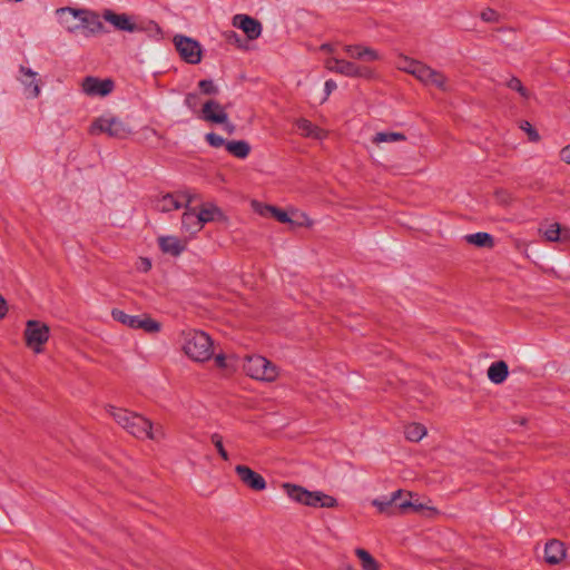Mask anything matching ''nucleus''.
I'll return each mask as SVG.
<instances>
[{"mask_svg": "<svg viewBox=\"0 0 570 570\" xmlns=\"http://www.w3.org/2000/svg\"><path fill=\"white\" fill-rule=\"evenodd\" d=\"M227 214L214 203L194 204L191 198L185 204L180 225L189 235L198 234L207 223H228Z\"/></svg>", "mask_w": 570, "mask_h": 570, "instance_id": "20e7f679", "label": "nucleus"}, {"mask_svg": "<svg viewBox=\"0 0 570 570\" xmlns=\"http://www.w3.org/2000/svg\"><path fill=\"white\" fill-rule=\"evenodd\" d=\"M494 198L502 205H510L513 202L512 195L504 189H497L494 191Z\"/></svg>", "mask_w": 570, "mask_h": 570, "instance_id": "79ce46f5", "label": "nucleus"}, {"mask_svg": "<svg viewBox=\"0 0 570 570\" xmlns=\"http://www.w3.org/2000/svg\"><path fill=\"white\" fill-rule=\"evenodd\" d=\"M282 489L293 502L307 508H323L335 510L340 508V500L323 491H311L299 484L283 483Z\"/></svg>", "mask_w": 570, "mask_h": 570, "instance_id": "423d86ee", "label": "nucleus"}, {"mask_svg": "<svg viewBox=\"0 0 570 570\" xmlns=\"http://www.w3.org/2000/svg\"><path fill=\"white\" fill-rule=\"evenodd\" d=\"M214 362L215 368L225 375L234 374L237 368V360L236 356L232 353H227L223 350H217L214 347V354L212 357Z\"/></svg>", "mask_w": 570, "mask_h": 570, "instance_id": "b1692460", "label": "nucleus"}, {"mask_svg": "<svg viewBox=\"0 0 570 570\" xmlns=\"http://www.w3.org/2000/svg\"><path fill=\"white\" fill-rule=\"evenodd\" d=\"M159 250L170 257L181 256L188 246V242L185 237L176 234L167 233L161 234L156 239Z\"/></svg>", "mask_w": 570, "mask_h": 570, "instance_id": "dca6fc26", "label": "nucleus"}, {"mask_svg": "<svg viewBox=\"0 0 570 570\" xmlns=\"http://www.w3.org/2000/svg\"><path fill=\"white\" fill-rule=\"evenodd\" d=\"M206 140L208 141L209 145H212L213 147H216V148L226 145L225 139L222 136L214 134V132L207 134Z\"/></svg>", "mask_w": 570, "mask_h": 570, "instance_id": "37998d69", "label": "nucleus"}, {"mask_svg": "<svg viewBox=\"0 0 570 570\" xmlns=\"http://www.w3.org/2000/svg\"><path fill=\"white\" fill-rule=\"evenodd\" d=\"M407 141V136L402 130H390V129H381L374 131L370 139V147L379 153H386L390 146L393 145H403Z\"/></svg>", "mask_w": 570, "mask_h": 570, "instance_id": "4468645a", "label": "nucleus"}, {"mask_svg": "<svg viewBox=\"0 0 570 570\" xmlns=\"http://www.w3.org/2000/svg\"><path fill=\"white\" fill-rule=\"evenodd\" d=\"M520 129L527 135L529 141L539 142L541 140L539 131L529 121H523Z\"/></svg>", "mask_w": 570, "mask_h": 570, "instance_id": "ea45409f", "label": "nucleus"}, {"mask_svg": "<svg viewBox=\"0 0 570 570\" xmlns=\"http://www.w3.org/2000/svg\"><path fill=\"white\" fill-rule=\"evenodd\" d=\"M137 267L139 271H141L144 273H148L151 269L153 264L148 257L140 256L137 259Z\"/></svg>", "mask_w": 570, "mask_h": 570, "instance_id": "a18cd8bd", "label": "nucleus"}, {"mask_svg": "<svg viewBox=\"0 0 570 570\" xmlns=\"http://www.w3.org/2000/svg\"><path fill=\"white\" fill-rule=\"evenodd\" d=\"M322 49L334 55V49L330 45L323 46ZM342 50L352 60L332 56L325 60L327 70L365 81L379 80L380 76L376 69L370 66V63L382 60V55L377 49L365 43L353 42L343 45Z\"/></svg>", "mask_w": 570, "mask_h": 570, "instance_id": "f257e3e1", "label": "nucleus"}, {"mask_svg": "<svg viewBox=\"0 0 570 570\" xmlns=\"http://www.w3.org/2000/svg\"><path fill=\"white\" fill-rule=\"evenodd\" d=\"M429 435V430L425 424L411 421L403 425V436L410 443H420Z\"/></svg>", "mask_w": 570, "mask_h": 570, "instance_id": "c85d7f7f", "label": "nucleus"}, {"mask_svg": "<svg viewBox=\"0 0 570 570\" xmlns=\"http://www.w3.org/2000/svg\"><path fill=\"white\" fill-rule=\"evenodd\" d=\"M81 10L73 8H61L56 10L58 23L69 32L81 29Z\"/></svg>", "mask_w": 570, "mask_h": 570, "instance_id": "5701e85b", "label": "nucleus"}, {"mask_svg": "<svg viewBox=\"0 0 570 570\" xmlns=\"http://www.w3.org/2000/svg\"><path fill=\"white\" fill-rule=\"evenodd\" d=\"M480 19L488 24H499L504 17L501 12L491 7H485L480 12Z\"/></svg>", "mask_w": 570, "mask_h": 570, "instance_id": "f704fd0d", "label": "nucleus"}, {"mask_svg": "<svg viewBox=\"0 0 570 570\" xmlns=\"http://www.w3.org/2000/svg\"><path fill=\"white\" fill-rule=\"evenodd\" d=\"M391 498L395 514L420 513L428 518H435L441 514L436 507L421 501L420 497L410 490L397 489L391 492Z\"/></svg>", "mask_w": 570, "mask_h": 570, "instance_id": "6e6552de", "label": "nucleus"}, {"mask_svg": "<svg viewBox=\"0 0 570 570\" xmlns=\"http://www.w3.org/2000/svg\"><path fill=\"white\" fill-rule=\"evenodd\" d=\"M465 242L479 248H492L494 239L489 233H475L465 236Z\"/></svg>", "mask_w": 570, "mask_h": 570, "instance_id": "473e14b6", "label": "nucleus"}, {"mask_svg": "<svg viewBox=\"0 0 570 570\" xmlns=\"http://www.w3.org/2000/svg\"><path fill=\"white\" fill-rule=\"evenodd\" d=\"M173 45L179 58L188 65H199L204 59V48L202 43L183 33L173 37Z\"/></svg>", "mask_w": 570, "mask_h": 570, "instance_id": "f8f14e48", "label": "nucleus"}, {"mask_svg": "<svg viewBox=\"0 0 570 570\" xmlns=\"http://www.w3.org/2000/svg\"><path fill=\"white\" fill-rule=\"evenodd\" d=\"M295 126L299 135L305 138L324 140L330 135L328 130L314 125L312 121L305 118L297 119Z\"/></svg>", "mask_w": 570, "mask_h": 570, "instance_id": "cd10ccee", "label": "nucleus"}, {"mask_svg": "<svg viewBox=\"0 0 570 570\" xmlns=\"http://www.w3.org/2000/svg\"><path fill=\"white\" fill-rule=\"evenodd\" d=\"M81 29H86L91 33L100 32L104 29L101 21L99 20L98 14L90 12L88 10H81Z\"/></svg>", "mask_w": 570, "mask_h": 570, "instance_id": "7c9ffc66", "label": "nucleus"}, {"mask_svg": "<svg viewBox=\"0 0 570 570\" xmlns=\"http://www.w3.org/2000/svg\"><path fill=\"white\" fill-rule=\"evenodd\" d=\"M190 199L184 194H165L157 199V209L161 213H169L179 208H185V204Z\"/></svg>", "mask_w": 570, "mask_h": 570, "instance_id": "bb28decb", "label": "nucleus"}, {"mask_svg": "<svg viewBox=\"0 0 570 570\" xmlns=\"http://www.w3.org/2000/svg\"><path fill=\"white\" fill-rule=\"evenodd\" d=\"M513 423H514L515 425H519V426H523V428H525V426H528V424H529V417H528V416H525V415H515V416L513 417Z\"/></svg>", "mask_w": 570, "mask_h": 570, "instance_id": "de8ad7c7", "label": "nucleus"}, {"mask_svg": "<svg viewBox=\"0 0 570 570\" xmlns=\"http://www.w3.org/2000/svg\"><path fill=\"white\" fill-rule=\"evenodd\" d=\"M243 371L249 379L266 384L275 383L281 377L279 366L261 354L246 355Z\"/></svg>", "mask_w": 570, "mask_h": 570, "instance_id": "1a4fd4ad", "label": "nucleus"}, {"mask_svg": "<svg viewBox=\"0 0 570 570\" xmlns=\"http://www.w3.org/2000/svg\"><path fill=\"white\" fill-rule=\"evenodd\" d=\"M543 562L550 567L561 566L568 558V549L563 541L552 538L543 546Z\"/></svg>", "mask_w": 570, "mask_h": 570, "instance_id": "f3484780", "label": "nucleus"}, {"mask_svg": "<svg viewBox=\"0 0 570 570\" xmlns=\"http://www.w3.org/2000/svg\"><path fill=\"white\" fill-rule=\"evenodd\" d=\"M507 88L517 91L521 98L528 100L531 96L529 89L522 83L518 77H511L505 82Z\"/></svg>", "mask_w": 570, "mask_h": 570, "instance_id": "c9c22d12", "label": "nucleus"}, {"mask_svg": "<svg viewBox=\"0 0 570 570\" xmlns=\"http://www.w3.org/2000/svg\"><path fill=\"white\" fill-rule=\"evenodd\" d=\"M415 80L424 88L442 95H450L453 91V85L449 76L443 70L426 62L423 65Z\"/></svg>", "mask_w": 570, "mask_h": 570, "instance_id": "9b49d317", "label": "nucleus"}, {"mask_svg": "<svg viewBox=\"0 0 570 570\" xmlns=\"http://www.w3.org/2000/svg\"><path fill=\"white\" fill-rule=\"evenodd\" d=\"M487 376L493 384L503 383L509 376L508 364L504 361L492 363L487 371Z\"/></svg>", "mask_w": 570, "mask_h": 570, "instance_id": "c756f323", "label": "nucleus"}, {"mask_svg": "<svg viewBox=\"0 0 570 570\" xmlns=\"http://www.w3.org/2000/svg\"><path fill=\"white\" fill-rule=\"evenodd\" d=\"M235 473L240 483L253 491H264L267 487L265 479L248 465L237 464Z\"/></svg>", "mask_w": 570, "mask_h": 570, "instance_id": "aec40b11", "label": "nucleus"}, {"mask_svg": "<svg viewBox=\"0 0 570 570\" xmlns=\"http://www.w3.org/2000/svg\"><path fill=\"white\" fill-rule=\"evenodd\" d=\"M250 208L262 218H272L282 225H286L288 230H311L316 226V220L312 215L294 206L283 208L253 199Z\"/></svg>", "mask_w": 570, "mask_h": 570, "instance_id": "7ed1b4c3", "label": "nucleus"}, {"mask_svg": "<svg viewBox=\"0 0 570 570\" xmlns=\"http://www.w3.org/2000/svg\"><path fill=\"white\" fill-rule=\"evenodd\" d=\"M200 118L207 122L223 125L228 120L225 108L216 100H206L200 109Z\"/></svg>", "mask_w": 570, "mask_h": 570, "instance_id": "4be33fe9", "label": "nucleus"}, {"mask_svg": "<svg viewBox=\"0 0 570 570\" xmlns=\"http://www.w3.org/2000/svg\"><path fill=\"white\" fill-rule=\"evenodd\" d=\"M538 236L546 244H561L570 242V230L556 220H544L538 227Z\"/></svg>", "mask_w": 570, "mask_h": 570, "instance_id": "2eb2a0df", "label": "nucleus"}, {"mask_svg": "<svg viewBox=\"0 0 570 570\" xmlns=\"http://www.w3.org/2000/svg\"><path fill=\"white\" fill-rule=\"evenodd\" d=\"M104 410L121 430L138 441L158 442L165 438L163 426L140 412L115 403H107Z\"/></svg>", "mask_w": 570, "mask_h": 570, "instance_id": "f03ea898", "label": "nucleus"}, {"mask_svg": "<svg viewBox=\"0 0 570 570\" xmlns=\"http://www.w3.org/2000/svg\"><path fill=\"white\" fill-rule=\"evenodd\" d=\"M371 507L380 515H394L391 494L389 497H376L371 500Z\"/></svg>", "mask_w": 570, "mask_h": 570, "instance_id": "2f4dec72", "label": "nucleus"}, {"mask_svg": "<svg viewBox=\"0 0 570 570\" xmlns=\"http://www.w3.org/2000/svg\"><path fill=\"white\" fill-rule=\"evenodd\" d=\"M556 158L560 165L570 167V141L559 147L556 153Z\"/></svg>", "mask_w": 570, "mask_h": 570, "instance_id": "4c0bfd02", "label": "nucleus"}, {"mask_svg": "<svg viewBox=\"0 0 570 570\" xmlns=\"http://www.w3.org/2000/svg\"><path fill=\"white\" fill-rule=\"evenodd\" d=\"M425 62L414 59L405 53L399 52L394 58V67L404 73L412 76L416 79Z\"/></svg>", "mask_w": 570, "mask_h": 570, "instance_id": "393cba45", "label": "nucleus"}, {"mask_svg": "<svg viewBox=\"0 0 570 570\" xmlns=\"http://www.w3.org/2000/svg\"><path fill=\"white\" fill-rule=\"evenodd\" d=\"M214 340L204 331L188 330L183 333L180 351L193 363L209 362L214 354Z\"/></svg>", "mask_w": 570, "mask_h": 570, "instance_id": "39448f33", "label": "nucleus"}, {"mask_svg": "<svg viewBox=\"0 0 570 570\" xmlns=\"http://www.w3.org/2000/svg\"><path fill=\"white\" fill-rule=\"evenodd\" d=\"M353 554L361 570H382L383 564L377 557L364 547H356Z\"/></svg>", "mask_w": 570, "mask_h": 570, "instance_id": "a878e982", "label": "nucleus"}, {"mask_svg": "<svg viewBox=\"0 0 570 570\" xmlns=\"http://www.w3.org/2000/svg\"><path fill=\"white\" fill-rule=\"evenodd\" d=\"M198 89L203 96H215L219 92L218 86L212 79H203L198 82Z\"/></svg>", "mask_w": 570, "mask_h": 570, "instance_id": "e433bc0d", "label": "nucleus"}, {"mask_svg": "<svg viewBox=\"0 0 570 570\" xmlns=\"http://www.w3.org/2000/svg\"><path fill=\"white\" fill-rule=\"evenodd\" d=\"M213 443L219 454V456L224 460V461H228L229 460V456H228V453L227 451L225 450L224 448V444H223V440L222 438H215L213 439Z\"/></svg>", "mask_w": 570, "mask_h": 570, "instance_id": "c03bdc74", "label": "nucleus"}, {"mask_svg": "<svg viewBox=\"0 0 570 570\" xmlns=\"http://www.w3.org/2000/svg\"><path fill=\"white\" fill-rule=\"evenodd\" d=\"M51 338V326L40 318H29L24 322L21 340L24 348L33 356L46 353Z\"/></svg>", "mask_w": 570, "mask_h": 570, "instance_id": "0eeeda50", "label": "nucleus"}, {"mask_svg": "<svg viewBox=\"0 0 570 570\" xmlns=\"http://www.w3.org/2000/svg\"><path fill=\"white\" fill-rule=\"evenodd\" d=\"M21 70L24 72L27 79L24 80V83L30 87V96L37 97L40 94L39 85L36 81V73H33L29 69L21 68Z\"/></svg>", "mask_w": 570, "mask_h": 570, "instance_id": "58836bf2", "label": "nucleus"}, {"mask_svg": "<svg viewBox=\"0 0 570 570\" xmlns=\"http://www.w3.org/2000/svg\"><path fill=\"white\" fill-rule=\"evenodd\" d=\"M110 316L116 323L129 330H140L148 335H157L164 330V324L150 314L131 315L121 308H112Z\"/></svg>", "mask_w": 570, "mask_h": 570, "instance_id": "9d476101", "label": "nucleus"}, {"mask_svg": "<svg viewBox=\"0 0 570 570\" xmlns=\"http://www.w3.org/2000/svg\"><path fill=\"white\" fill-rule=\"evenodd\" d=\"M232 24L242 30L249 41L258 39L263 31V26L259 20L244 13L234 16Z\"/></svg>", "mask_w": 570, "mask_h": 570, "instance_id": "412c9836", "label": "nucleus"}, {"mask_svg": "<svg viewBox=\"0 0 570 570\" xmlns=\"http://www.w3.org/2000/svg\"><path fill=\"white\" fill-rule=\"evenodd\" d=\"M226 150L233 156L244 159L250 154V146L245 140H230L225 145Z\"/></svg>", "mask_w": 570, "mask_h": 570, "instance_id": "72a5a7b5", "label": "nucleus"}, {"mask_svg": "<svg viewBox=\"0 0 570 570\" xmlns=\"http://www.w3.org/2000/svg\"><path fill=\"white\" fill-rule=\"evenodd\" d=\"M90 132L94 135L107 134L110 137L124 139L131 134V128L122 119L112 115H105L94 120Z\"/></svg>", "mask_w": 570, "mask_h": 570, "instance_id": "ddd939ff", "label": "nucleus"}, {"mask_svg": "<svg viewBox=\"0 0 570 570\" xmlns=\"http://www.w3.org/2000/svg\"><path fill=\"white\" fill-rule=\"evenodd\" d=\"M10 307L7 299L0 293V321L4 320L9 314Z\"/></svg>", "mask_w": 570, "mask_h": 570, "instance_id": "49530a36", "label": "nucleus"}, {"mask_svg": "<svg viewBox=\"0 0 570 570\" xmlns=\"http://www.w3.org/2000/svg\"><path fill=\"white\" fill-rule=\"evenodd\" d=\"M102 18L118 31L132 33L141 30L136 19L128 13H118L112 10H105Z\"/></svg>", "mask_w": 570, "mask_h": 570, "instance_id": "a211bd4d", "label": "nucleus"}, {"mask_svg": "<svg viewBox=\"0 0 570 570\" xmlns=\"http://www.w3.org/2000/svg\"><path fill=\"white\" fill-rule=\"evenodd\" d=\"M336 89V82L328 80L325 82L323 91L316 96L317 100L322 104L327 100L330 95Z\"/></svg>", "mask_w": 570, "mask_h": 570, "instance_id": "a19ab883", "label": "nucleus"}, {"mask_svg": "<svg viewBox=\"0 0 570 570\" xmlns=\"http://www.w3.org/2000/svg\"><path fill=\"white\" fill-rule=\"evenodd\" d=\"M82 92L89 97H106L114 89V81L111 79H100L97 77L88 76L82 79Z\"/></svg>", "mask_w": 570, "mask_h": 570, "instance_id": "6ab92c4d", "label": "nucleus"}, {"mask_svg": "<svg viewBox=\"0 0 570 570\" xmlns=\"http://www.w3.org/2000/svg\"><path fill=\"white\" fill-rule=\"evenodd\" d=\"M195 100H196V96L194 94H189L186 96V104L188 106H194L195 105Z\"/></svg>", "mask_w": 570, "mask_h": 570, "instance_id": "09e8293b", "label": "nucleus"}]
</instances>
